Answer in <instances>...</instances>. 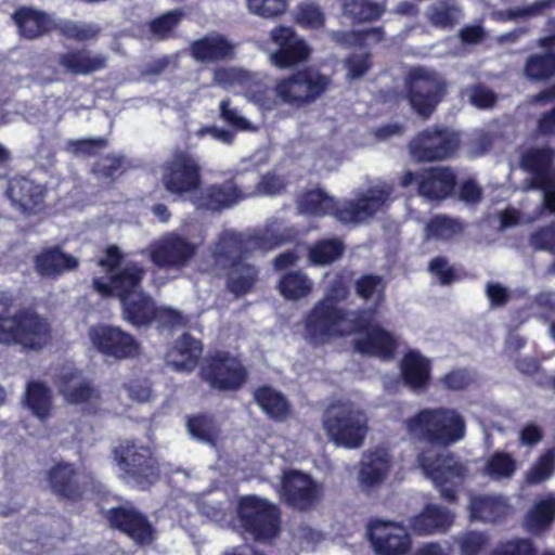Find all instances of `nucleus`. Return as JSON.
I'll return each instance as SVG.
<instances>
[{
	"label": "nucleus",
	"instance_id": "35",
	"mask_svg": "<svg viewBox=\"0 0 555 555\" xmlns=\"http://www.w3.org/2000/svg\"><path fill=\"white\" fill-rule=\"evenodd\" d=\"M60 392L72 404L89 403L100 399L99 390L82 373L74 370L61 376Z\"/></svg>",
	"mask_w": 555,
	"mask_h": 555
},
{
	"label": "nucleus",
	"instance_id": "2",
	"mask_svg": "<svg viewBox=\"0 0 555 555\" xmlns=\"http://www.w3.org/2000/svg\"><path fill=\"white\" fill-rule=\"evenodd\" d=\"M283 242L282 235L269 231L249 235L222 232L211 250V258L214 266L225 274L227 289L237 298L251 293L259 280V269L245 260L254 250H273Z\"/></svg>",
	"mask_w": 555,
	"mask_h": 555
},
{
	"label": "nucleus",
	"instance_id": "45",
	"mask_svg": "<svg viewBox=\"0 0 555 555\" xmlns=\"http://www.w3.org/2000/svg\"><path fill=\"white\" fill-rule=\"evenodd\" d=\"M313 288L308 275L301 271L284 273L278 283V291L287 300H299L307 297Z\"/></svg>",
	"mask_w": 555,
	"mask_h": 555
},
{
	"label": "nucleus",
	"instance_id": "23",
	"mask_svg": "<svg viewBox=\"0 0 555 555\" xmlns=\"http://www.w3.org/2000/svg\"><path fill=\"white\" fill-rule=\"evenodd\" d=\"M253 192L244 191L234 178L220 183H211L198 189L193 198L194 205L202 210L220 212L229 209L250 196Z\"/></svg>",
	"mask_w": 555,
	"mask_h": 555
},
{
	"label": "nucleus",
	"instance_id": "54",
	"mask_svg": "<svg viewBox=\"0 0 555 555\" xmlns=\"http://www.w3.org/2000/svg\"><path fill=\"white\" fill-rule=\"evenodd\" d=\"M460 18V10L449 1H440L429 11L430 23L439 28H453Z\"/></svg>",
	"mask_w": 555,
	"mask_h": 555
},
{
	"label": "nucleus",
	"instance_id": "19",
	"mask_svg": "<svg viewBox=\"0 0 555 555\" xmlns=\"http://www.w3.org/2000/svg\"><path fill=\"white\" fill-rule=\"evenodd\" d=\"M4 195L11 206L26 217L42 214L47 208L48 188L24 175L8 180Z\"/></svg>",
	"mask_w": 555,
	"mask_h": 555
},
{
	"label": "nucleus",
	"instance_id": "64",
	"mask_svg": "<svg viewBox=\"0 0 555 555\" xmlns=\"http://www.w3.org/2000/svg\"><path fill=\"white\" fill-rule=\"evenodd\" d=\"M297 20L302 26L319 29L325 25V15L314 4H306L299 8Z\"/></svg>",
	"mask_w": 555,
	"mask_h": 555
},
{
	"label": "nucleus",
	"instance_id": "43",
	"mask_svg": "<svg viewBox=\"0 0 555 555\" xmlns=\"http://www.w3.org/2000/svg\"><path fill=\"white\" fill-rule=\"evenodd\" d=\"M346 246L338 237L315 241L308 250V259L314 266H328L339 260Z\"/></svg>",
	"mask_w": 555,
	"mask_h": 555
},
{
	"label": "nucleus",
	"instance_id": "42",
	"mask_svg": "<svg viewBox=\"0 0 555 555\" xmlns=\"http://www.w3.org/2000/svg\"><path fill=\"white\" fill-rule=\"evenodd\" d=\"M464 232V224L456 218L438 214L428 219L424 228V240L449 242Z\"/></svg>",
	"mask_w": 555,
	"mask_h": 555
},
{
	"label": "nucleus",
	"instance_id": "9",
	"mask_svg": "<svg viewBox=\"0 0 555 555\" xmlns=\"http://www.w3.org/2000/svg\"><path fill=\"white\" fill-rule=\"evenodd\" d=\"M461 145L459 131L435 125L416 133L409 143V152L420 163H433L454 158Z\"/></svg>",
	"mask_w": 555,
	"mask_h": 555
},
{
	"label": "nucleus",
	"instance_id": "26",
	"mask_svg": "<svg viewBox=\"0 0 555 555\" xmlns=\"http://www.w3.org/2000/svg\"><path fill=\"white\" fill-rule=\"evenodd\" d=\"M555 149L550 145L529 147L520 155V167L532 176L531 186L555 180Z\"/></svg>",
	"mask_w": 555,
	"mask_h": 555
},
{
	"label": "nucleus",
	"instance_id": "52",
	"mask_svg": "<svg viewBox=\"0 0 555 555\" xmlns=\"http://www.w3.org/2000/svg\"><path fill=\"white\" fill-rule=\"evenodd\" d=\"M555 473V452L547 450L540 455L526 473V481L529 485H539L550 479Z\"/></svg>",
	"mask_w": 555,
	"mask_h": 555
},
{
	"label": "nucleus",
	"instance_id": "13",
	"mask_svg": "<svg viewBox=\"0 0 555 555\" xmlns=\"http://www.w3.org/2000/svg\"><path fill=\"white\" fill-rule=\"evenodd\" d=\"M115 460L122 473L142 489L157 482L160 469L149 447L126 440L114 449Z\"/></svg>",
	"mask_w": 555,
	"mask_h": 555
},
{
	"label": "nucleus",
	"instance_id": "49",
	"mask_svg": "<svg viewBox=\"0 0 555 555\" xmlns=\"http://www.w3.org/2000/svg\"><path fill=\"white\" fill-rule=\"evenodd\" d=\"M126 158L121 155L106 154L100 157L92 166V173L109 183L126 171Z\"/></svg>",
	"mask_w": 555,
	"mask_h": 555
},
{
	"label": "nucleus",
	"instance_id": "6",
	"mask_svg": "<svg viewBox=\"0 0 555 555\" xmlns=\"http://www.w3.org/2000/svg\"><path fill=\"white\" fill-rule=\"evenodd\" d=\"M236 520L242 534L258 543H269L281 533V508L267 498L245 494L236 501Z\"/></svg>",
	"mask_w": 555,
	"mask_h": 555
},
{
	"label": "nucleus",
	"instance_id": "47",
	"mask_svg": "<svg viewBox=\"0 0 555 555\" xmlns=\"http://www.w3.org/2000/svg\"><path fill=\"white\" fill-rule=\"evenodd\" d=\"M517 470V461L504 451L493 452L483 466V474L493 480L511 479Z\"/></svg>",
	"mask_w": 555,
	"mask_h": 555
},
{
	"label": "nucleus",
	"instance_id": "18",
	"mask_svg": "<svg viewBox=\"0 0 555 555\" xmlns=\"http://www.w3.org/2000/svg\"><path fill=\"white\" fill-rule=\"evenodd\" d=\"M89 337L100 353L114 360L133 359L141 352L138 339L119 326L105 324L92 326L89 330Z\"/></svg>",
	"mask_w": 555,
	"mask_h": 555
},
{
	"label": "nucleus",
	"instance_id": "21",
	"mask_svg": "<svg viewBox=\"0 0 555 555\" xmlns=\"http://www.w3.org/2000/svg\"><path fill=\"white\" fill-rule=\"evenodd\" d=\"M280 496L288 507L307 512L319 502L321 489L310 475L289 469L282 477Z\"/></svg>",
	"mask_w": 555,
	"mask_h": 555
},
{
	"label": "nucleus",
	"instance_id": "8",
	"mask_svg": "<svg viewBox=\"0 0 555 555\" xmlns=\"http://www.w3.org/2000/svg\"><path fill=\"white\" fill-rule=\"evenodd\" d=\"M404 87L410 106L423 119H428L448 94L447 80L436 70L424 66L409 69Z\"/></svg>",
	"mask_w": 555,
	"mask_h": 555
},
{
	"label": "nucleus",
	"instance_id": "41",
	"mask_svg": "<svg viewBox=\"0 0 555 555\" xmlns=\"http://www.w3.org/2000/svg\"><path fill=\"white\" fill-rule=\"evenodd\" d=\"M24 403L33 415L41 421L48 420L52 411L51 389L42 382H28L24 395Z\"/></svg>",
	"mask_w": 555,
	"mask_h": 555
},
{
	"label": "nucleus",
	"instance_id": "60",
	"mask_svg": "<svg viewBox=\"0 0 555 555\" xmlns=\"http://www.w3.org/2000/svg\"><path fill=\"white\" fill-rule=\"evenodd\" d=\"M214 81L222 88H231L246 83L248 72L235 67H219L214 70Z\"/></svg>",
	"mask_w": 555,
	"mask_h": 555
},
{
	"label": "nucleus",
	"instance_id": "57",
	"mask_svg": "<svg viewBox=\"0 0 555 555\" xmlns=\"http://www.w3.org/2000/svg\"><path fill=\"white\" fill-rule=\"evenodd\" d=\"M373 66V55L365 51L361 54L351 53L344 60V67L347 70L349 79H359L363 77Z\"/></svg>",
	"mask_w": 555,
	"mask_h": 555
},
{
	"label": "nucleus",
	"instance_id": "10",
	"mask_svg": "<svg viewBox=\"0 0 555 555\" xmlns=\"http://www.w3.org/2000/svg\"><path fill=\"white\" fill-rule=\"evenodd\" d=\"M330 83L327 76L311 67H305L280 79L274 87V93L283 103L302 107L319 99Z\"/></svg>",
	"mask_w": 555,
	"mask_h": 555
},
{
	"label": "nucleus",
	"instance_id": "5",
	"mask_svg": "<svg viewBox=\"0 0 555 555\" xmlns=\"http://www.w3.org/2000/svg\"><path fill=\"white\" fill-rule=\"evenodd\" d=\"M46 482L59 502L78 504L89 494L104 496L105 486L91 473L78 464L57 461L46 472Z\"/></svg>",
	"mask_w": 555,
	"mask_h": 555
},
{
	"label": "nucleus",
	"instance_id": "44",
	"mask_svg": "<svg viewBox=\"0 0 555 555\" xmlns=\"http://www.w3.org/2000/svg\"><path fill=\"white\" fill-rule=\"evenodd\" d=\"M389 472V461L386 456L372 453L359 472V481L363 490L369 491L379 487Z\"/></svg>",
	"mask_w": 555,
	"mask_h": 555
},
{
	"label": "nucleus",
	"instance_id": "1",
	"mask_svg": "<svg viewBox=\"0 0 555 555\" xmlns=\"http://www.w3.org/2000/svg\"><path fill=\"white\" fill-rule=\"evenodd\" d=\"M405 428L411 438L433 448L417 454V464L439 490L441 499L455 503L459 499L456 490L464 483L468 468L455 453L434 449H448L463 440L465 417L454 408H424L405 421Z\"/></svg>",
	"mask_w": 555,
	"mask_h": 555
},
{
	"label": "nucleus",
	"instance_id": "33",
	"mask_svg": "<svg viewBox=\"0 0 555 555\" xmlns=\"http://www.w3.org/2000/svg\"><path fill=\"white\" fill-rule=\"evenodd\" d=\"M254 402L270 418L284 422L292 414V404L286 396L271 385L258 386L253 391Z\"/></svg>",
	"mask_w": 555,
	"mask_h": 555
},
{
	"label": "nucleus",
	"instance_id": "59",
	"mask_svg": "<svg viewBox=\"0 0 555 555\" xmlns=\"http://www.w3.org/2000/svg\"><path fill=\"white\" fill-rule=\"evenodd\" d=\"M154 322L158 328L173 330L186 326L188 319L177 309L156 306Z\"/></svg>",
	"mask_w": 555,
	"mask_h": 555
},
{
	"label": "nucleus",
	"instance_id": "62",
	"mask_svg": "<svg viewBox=\"0 0 555 555\" xmlns=\"http://www.w3.org/2000/svg\"><path fill=\"white\" fill-rule=\"evenodd\" d=\"M428 270L436 275L441 285H450L461 278L456 270L449 266L448 259L442 256H437L429 261Z\"/></svg>",
	"mask_w": 555,
	"mask_h": 555
},
{
	"label": "nucleus",
	"instance_id": "50",
	"mask_svg": "<svg viewBox=\"0 0 555 555\" xmlns=\"http://www.w3.org/2000/svg\"><path fill=\"white\" fill-rule=\"evenodd\" d=\"M241 88L245 95L261 108L269 111L274 107L272 90L257 75L248 72V79L246 83L241 85Z\"/></svg>",
	"mask_w": 555,
	"mask_h": 555
},
{
	"label": "nucleus",
	"instance_id": "14",
	"mask_svg": "<svg viewBox=\"0 0 555 555\" xmlns=\"http://www.w3.org/2000/svg\"><path fill=\"white\" fill-rule=\"evenodd\" d=\"M347 309L338 307L334 298L325 297L314 304L305 318V330L314 343L344 337L343 325Z\"/></svg>",
	"mask_w": 555,
	"mask_h": 555
},
{
	"label": "nucleus",
	"instance_id": "7",
	"mask_svg": "<svg viewBox=\"0 0 555 555\" xmlns=\"http://www.w3.org/2000/svg\"><path fill=\"white\" fill-rule=\"evenodd\" d=\"M322 424L330 439L347 449L360 448L367 434L365 414L351 402L331 403L323 414Z\"/></svg>",
	"mask_w": 555,
	"mask_h": 555
},
{
	"label": "nucleus",
	"instance_id": "34",
	"mask_svg": "<svg viewBox=\"0 0 555 555\" xmlns=\"http://www.w3.org/2000/svg\"><path fill=\"white\" fill-rule=\"evenodd\" d=\"M121 306L122 320L134 327L150 326L154 322L156 302L144 289L119 301Z\"/></svg>",
	"mask_w": 555,
	"mask_h": 555
},
{
	"label": "nucleus",
	"instance_id": "15",
	"mask_svg": "<svg viewBox=\"0 0 555 555\" xmlns=\"http://www.w3.org/2000/svg\"><path fill=\"white\" fill-rule=\"evenodd\" d=\"M111 529L116 530L139 546H146L156 539V531L147 516L132 505H120L102 509Z\"/></svg>",
	"mask_w": 555,
	"mask_h": 555
},
{
	"label": "nucleus",
	"instance_id": "3",
	"mask_svg": "<svg viewBox=\"0 0 555 555\" xmlns=\"http://www.w3.org/2000/svg\"><path fill=\"white\" fill-rule=\"evenodd\" d=\"M384 188H370L353 199L339 201L321 189L306 191L299 198L302 211L315 216H332L343 224H361L373 218L389 199Z\"/></svg>",
	"mask_w": 555,
	"mask_h": 555
},
{
	"label": "nucleus",
	"instance_id": "28",
	"mask_svg": "<svg viewBox=\"0 0 555 555\" xmlns=\"http://www.w3.org/2000/svg\"><path fill=\"white\" fill-rule=\"evenodd\" d=\"M56 62L65 73L88 76L106 68L107 56L102 53L93 54L85 48H75L60 53Z\"/></svg>",
	"mask_w": 555,
	"mask_h": 555
},
{
	"label": "nucleus",
	"instance_id": "53",
	"mask_svg": "<svg viewBox=\"0 0 555 555\" xmlns=\"http://www.w3.org/2000/svg\"><path fill=\"white\" fill-rule=\"evenodd\" d=\"M538 548L529 538L514 537L499 542L490 555H537Z\"/></svg>",
	"mask_w": 555,
	"mask_h": 555
},
{
	"label": "nucleus",
	"instance_id": "46",
	"mask_svg": "<svg viewBox=\"0 0 555 555\" xmlns=\"http://www.w3.org/2000/svg\"><path fill=\"white\" fill-rule=\"evenodd\" d=\"M186 428L194 439L210 446H216L220 434L215 416L209 413H198L189 416Z\"/></svg>",
	"mask_w": 555,
	"mask_h": 555
},
{
	"label": "nucleus",
	"instance_id": "58",
	"mask_svg": "<svg viewBox=\"0 0 555 555\" xmlns=\"http://www.w3.org/2000/svg\"><path fill=\"white\" fill-rule=\"evenodd\" d=\"M56 29L66 39L79 42L94 39L99 35V30L91 25H80L73 21H65L61 25L56 24Z\"/></svg>",
	"mask_w": 555,
	"mask_h": 555
},
{
	"label": "nucleus",
	"instance_id": "20",
	"mask_svg": "<svg viewBox=\"0 0 555 555\" xmlns=\"http://www.w3.org/2000/svg\"><path fill=\"white\" fill-rule=\"evenodd\" d=\"M367 537L376 555H408L411 551L412 540L406 528L396 521L372 519Z\"/></svg>",
	"mask_w": 555,
	"mask_h": 555
},
{
	"label": "nucleus",
	"instance_id": "39",
	"mask_svg": "<svg viewBox=\"0 0 555 555\" xmlns=\"http://www.w3.org/2000/svg\"><path fill=\"white\" fill-rule=\"evenodd\" d=\"M344 15L353 23L378 21L387 10V0H340Z\"/></svg>",
	"mask_w": 555,
	"mask_h": 555
},
{
	"label": "nucleus",
	"instance_id": "37",
	"mask_svg": "<svg viewBox=\"0 0 555 555\" xmlns=\"http://www.w3.org/2000/svg\"><path fill=\"white\" fill-rule=\"evenodd\" d=\"M468 508L473 520L495 524L506 517L508 506L499 496L474 495L470 498Z\"/></svg>",
	"mask_w": 555,
	"mask_h": 555
},
{
	"label": "nucleus",
	"instance_id": "24",
	"mask_svg": "<svg viewBox=\"0 0 555 555\" xmlns=\"http://www.w3.org/2000/svg\"><path fill=\"white\" fill-rule=\"evenodd\" d=\"M21 38L39 39L56 29L54 18L46 11L34 7L21 5L11 15Z\"/></svg>",
	"mask_w": 555,
	"mask_h": 555
},
{
	"label": "nucleus",
	"instance_id": "22",
	"mask_svg": "<svg viewBox=\"0 0 555 555\" xmlns=\"http://www.w3.org/2000/svg\"><path fill=\"white\" fill-rule=\"evenodd\" d=\"M270 39L276 47L271 60L279 68H288L304 63L312 52L308 42L291 26H275L270 31Z\"/></svg>",
	"mask_w": 555,
	"mask_h": 555
},
{
	"label": "nucleus",
	"instance_id": "55",
	"mask_svg": "<svg viewBox=\"0 0 555 555\" xmlns=\"http://www.w3.org/2000/svg\"><path fill=\"white\" fill-rule=\"evenodd\" d=\"M385 282L380 275L366 273L361 275L354 284L356 294L364 299L369 300L374 294L378 295L379 299L384 298Z\"/></svg>",
	"mask_w": 555,
	"mask_h": 555
},
{
	"label": "nucleus",
	"instance_id": "29",
	"mask_svg": "<svg viewBox=\"0 0 555 555\" xmlns=\"http://www.w3.org/2000/svg\"><path fill=\"white\" fill-rule=\"evenodd\" d=\"M191 56L199 63H218L234 56V46L219 33H210L190 44Z\"/></svg>",
	"mask_w": 555,
	"mask_h": 555
},
{
	"label": "nucleus",
	"instance_id": "63",
	"mask_svg": "<svg viewBox=\"0 0 555 555\" xmlns=\"http://www.w3.org/2000/svg\"><path fill=\"white\" fill-rule=\"evenodd\" d=\"M488 543V537L478 531H468L460 539L461 555H479Z\"/></svg>",
	"mask_w": 555,
	"mask_h": 555
},
{
	"label": "nucleus",
	"instance_id": "17",
	"mask_svg": "<svg viewBox=\"0 0 555 555\" xmlns=\"http://www.w3.org/2000/svg\"><path fill=\"white\" fill-rule=\"evenodd\" d=\"M197 253V245L177 232H169L150 246V259L165 270L186 267Z\"/></svg>",
	"mask_w": 555,
	"mask_h": 555
},
{
	"label": "nucleus",
	"instance_id": "27",
	"mask_svg": "<svg viewBox=\"0 0 555 555\" xmlns=\"http://www.w3.org/2000/svg\"><path fill=\"white\" fill-rule=\"evenodd\" d=\"M403 384L414 392H425L431 380V362L417 350L406 351L400 362Z\"/></svg>",
	"mask_w": 555,
	"mask_h": 555
},
{
	"label": "nucleus",
	"instance_id": "12",
	"mask_svg": "<svg viewBox=\"0 0 555 555\" xmlns=\"http://www.w3.org/2000/svg\"><path fill=\"white\" fill-rule=\"evenodd\" d=\"M199 374L210 388L219 391H237L248 378V372L242 361L229 351L221 350L205 359Z\"/></svg>",
	"mask_w": 555,
	"mask_h": 555
},
{
	"label": "nucleus",
	"instance_id": "25",
	"mask_svg": "<svg viewBox=\"0 0 555 555\" xmlns=\"http://www.w3.org/2000/svg\"><path fill=\"white\" fill-rule=\"evenodd\" d=\"M456 175L450 167H431L420 171V195L441 202L450 197L456 186Z\"/></svg>",
	"mask_w": 555,
	"mask_h": 555
},
{
	"label": "nucleus",
	"instance_id": "36",
	"mask_svg": "<svg viewBox=\"0 0 555 555\" xmlns=\"http://www.w3.org/2000/svg\"><path fill=\"white\" fill-rule=\"evenodd\" d=\"M203 353V345L190 333H183L175 343L168 357L178 371L192 372L198 364Z\"/></svg>",
	"mask_w": 555,
	"mask_h": 555
},
{
	"label": "nucleus",
	"instance_id": "51",
	"mask_svg": "<svg viewBox=\"0 0 555 555\" xmlns=\"http://www.w3.org/2000/svg\"><path fill=\"white\" fill-rule=\"evenodd\" d=\"M184 16L185 13L182 9L167 11L150 21L149 30L159 40L168 39Z\"/></svg>",
	"mask_w": 555,
	"mask_h": 555
},
{
	"label": "nucleus",
	"instance_id": "61",
	"mask_svg": "<svg viewBox=\"0 0 555 555\" xmlns=\"http://www.w3.org/2000/svg\"><path fill=\"white\" fill-rule=\"evenodd\" d=\"M219 116L230 127L245 131L251 129L250 122L243 116L240 111L231 105L230 99H223L219 104Z\"/></svg>",
	"mask_w": 555,
	"mask_h": 555
},
{
	"label": "nucleus",
	"instance_id": "16",
	"mask_svg": "<svg viewBox=\"0 0 555 555\" xmlns=\"http://www.w3.org/2000/svg\"><path fill=\"white\" fill-rule=\"evenodd\" d=\"M146 270L138 261H128L122 268L104 278H94L92 281L93 289L103 298H117L119 301L127 300L135 294L143 291V280Z\"/></svg>",
	"mask_w": 555,
	"mask_h": 555
},
{
	"label": "nucleus",
	"instance_id": "48",
	"mask_svg": "<svg viewBox=\"0 0 555 555\" xmlns=\"http://www.w3.org/2000/svg\"><path fill=\"white\" fill-rule=\"evenodd\" d=\"M375 315L376 307L347 310V317L343 325L344 337L351 334L365 335L377 323L375 322Z\"/></svg>",
	"mask_w": 555,
	"mask_h": 555
},
{
	"label": "nucleus",
	"instance_id": "31",
	"mask_svg": "<svg viewBox=\"0 0 555 555\" xmlns=\"http://www.w3.org/2000/svg\"><path fill=\"white\" fill-rule=\"evenodd\" d=\"M34 266L40 276L56 279L65 272L76 270L79 261L76 257L65 253L60 246L55 245L41 249L34 258Z\"/></svg>",
	"mask_w": 555,
	"mask_h": 555
},
{
	"label": "nucleus",
	"instance_id": "40",
	"mask_svg": "<svg viewBox=\"0 0 555 555\" xmlns=\"http://www.w3.org/2000/svg\"><path fill=\"white\" fill-rule=\"evenodd\" d=\"M530 54L524 65V76L530 82H545L555 77V49Z\"/></svg>",
	"mask_w": 555,
	"mask_h": 555
},
{
	"label": "nucleus",
	"instance_id": "38",
	"mask_svg": "<svg viewBox=\"0 0 555 555\" xmlns=\"http://www.w3.org/2000/svg\"><path fill=\"white\" fill-rule=\"evenodd\" d=\"M555 520V496L541 499L529 508L524 517L528 532L540 535L548 531Z\"/></svg>",
	"mask_w": 555,
	"mask_h": 555
},
{
	"label": "nucleus",
	"instance_id": "30",
	"mask_svg": "<svg viewBox=\"0 0 555 555\" xmlns=\"http://www.w3.org/2000/svg\"><path fill=\"white\" fill-rule=\"evenodd\" d=\"M353 348L361 354L391 360L396 354L398 341L390 332L376 323L363 337L354 339Z\"/></svg>",
	"mask_w": 555,
	"mask_h": 555
},
{
	"label": "nucleus",
	"instance_id": "4",
	"mask_svg": "<svg viewBox=\"0 0 555 555\" xmlns=\"http://www.w3.org/2000/svg\"><path fill=\"white\" fill-rule=\"evenodd\" d=\"M13 296L0 291V345L21 346L24 350L40 351L52 340V326L47 318L33 308H20L13 314Z\"/></svg>",
	"mask_w": 555,
	"mask_h": 555
},
{
	"label": "nucleus",
	"instance_id": "32",
	"mask_svg": "<svg viewBox=\"0 0 555 555\" xmlns=\"http://www.w3.org/2000/svg\"><path fill=\"white\" fill-rule=\"evenodd\" d=\"M454 516L446 507L426 504L420 514L411 518L412 530L418 535H429L447 531L453 524Z\"/></svg>",
	"mask_w": 555,
	"mask_h": 555
},
{
	"label": "nucleus",
	"instance_id": "56",
	"mask_svg": "<svg viewBox=\"0 0 555 555\" xmlns=\"http://www.w3.org/2000/svg\"><path fill=\"white\" fill-rule=\"evenodd\" d=\"M250 13L263 17L274 18L287 10V0H246Z\"/></svg>",
	"mask_w": 555,
	"mask_h": 555
},
{
	"label": "nucleus",
	"instance_id": "11",
	"mask_svg": "<svg viewBox=\"0 0 555 555\" xmlns=\"http://www.w3.org/2000/svg\"><path fill=\"white\" fill-rule=\"evenodd\" d=\"M162 183L172 195L182 196L196 192L202 183L199 159L189 150H173L163 166Z\"/></svg>",
	"mask_w": 555,
	"mask_h": 555
}]
</instances>
